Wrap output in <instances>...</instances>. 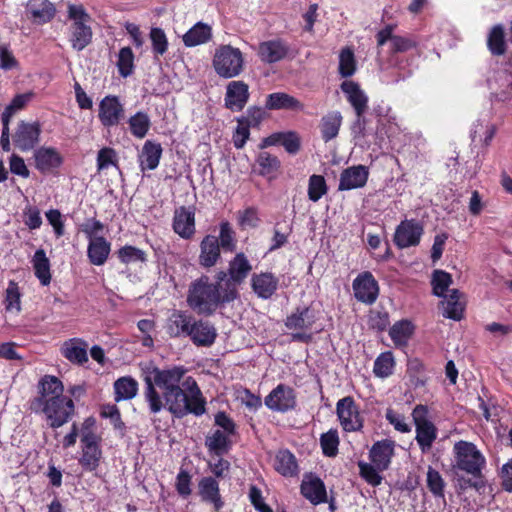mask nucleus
<instances>
[{
    "label": "nucleus",
    "instance_id": "nucleus-1",
    "mask_svg": "<svg viewBox=\"0 0 512 512\" xmlns=\"http://www.w3.org/2000/svg\"><path fill=\"white\" fill-rule=\"evenodd\" d=\"M226 277V271L221 270L216 273L215 283H211L207 275L191 282L187 294L188 306L200 315L210 316L220 305L234 301L238 291L237 288L222 286Z\"/></svg>",
    "mask_w": 512,
    "mask_h": 512
},
{
    "label": "nucleus",
    "instance_id": "nucleus-2",
    "mask_svg": "<svg viewBox=\"0 0 512 512\" xmlns=\"http://www.w3.org/2000/svg\"><path fill=\"white\" fill-rule=\"evenodd\" d=\"M162 401L174 417L183 418L188 414L202 416L206 413V400L196 380L186 377L182 385L162 392Z\"/></svg>",
    "mask_w": 512,
    "mask_h": 512
},
{
    "label": "nucleus",
    "instance_id": "nucleus-3",
    "mask_svg": "<svg viewBox=\"0 0 512 512\" xmlns=\"http://www.w3.org/2000/svg\"><path fill=\"white\" fill-rule=\"evenodd\" d=\"M144 376V399L148 404L151 414L159 413L164 404L161 394L157 391L156 387L160 388L162 392L180 386L187 369L183 366H173L167 369H160L151 363L145 365L143 368Z\"/></svg>",
    "mask_w": 512,
    "mask_h": 512
},
{
    "label": "nucleus",
    "instance_id": "nucleus-4",
    "mask_svg": "<svg viewBox=\"0 0 512 512\" xmlns=\"http://www.w3.org/2000/svg\"><path fill=\"white\" fill-rule=\"evenodd\" d=\"M30 409L35 413H43L49 426L53 429L68 423L75 414L73 400L66 396H53L46 402H31Z\"/></svg>",
    "mask_w": 512,
    "mask_h": 512
},
{
    "label": "nucleus",
    "instance_id": "nucleus-5",
    "mask_svg": "<svg viewBox=\"0 0 512 512\" xmlns=\"http://www.w3.org/2000/svg\"><path fill=\"white\" fill-rule=\"evenodd\" d=\"M454 464L452 469L462 471L472 476V478H482V470L486 466V459L477 449L476 445L467 441H458L454 445Z\"/></svg>",
    "mask_w": 512,
    "mask_h": 512
},
{
    "label": "nucleus",
    "instance_id": "nucleus-6",
    "mask_svg": "<svg viewBox=\"0 0 512 512\" xmlns=\"http://www.w3.org/2000/svg\"><path fill=\"white\" fill-rule=\"evenodd\" d=\"M212 66L219 77L234 78L239 76L244 69V57L239 48L220 45L215 50Z\"/></svg>",
    "mask_w": 512,
    "mask_h": 512
},
{
    "label": "nucleus",
    "instance_id": "nucleus-7",
    "mask_svg": "<svg viewBox=\"0 0 512 512\" xmlns=\"http://www.w3.org/2000/svg\"><path fill=\"white\" fill-rule=\"evenodd\" d=\"M412 417L416 426V441L421 451L426 453L437 437V429L428 420V408L425 405H417L412 411Z\"/></svg>",
    "mask_w": 512,
    "mask_h": 512
},
{
    "label": "nucleus",
    "instance_id": "nucleus-8",
    "mask_svg": "<svg viewBox=\"0 0 512 512\" xmlns=\"http://www.w3.org/2000/svg\"><path fill=\"white\" fill-rule=\"evenodd\" d=\"M336 414L345 432H359L363 429L364 418L352 396H346L338 400Z\"/></svg>",
    "mask_w": 512,
    "mask_h": 512
},
{
    "label": "nucleus",
    "instance_id": "nucleus-9",
    "mask_svg": "<svg viewBox=\"0 0 512 512\" xmlns=\"http://www.w3.org/2000/svg\"><path fill=\"white\" fill-rule=\"evenodd\" d=\"M423 232V226L418 220L406 219L396 227L393 241L400 249L417 246Z\"/></svg>",
    "mask_w": 512,
    "mask_h": 512
},
{
    "label": "nucleus",
    "instance_id": "nucleus-10",
    "mask_svg": "<svg viewBox=\"0 0 512 512\" xmlns=\"http://www.w3.org/2000/svg\"><path fill=\"white\" fill-rule=\"evenodd\" d=\"M40 134L39 122L28 123L21 120L13 136L14 145L22 152L30 151L39 143Z\"/></svg>",
    "mask_w": 512,
    "mask_h": 512
},
{
    "label": "nucleus",
    "instance_id": "nucleus-11",
    "mask_svg": "<svg viewBox=\"0 0 512 512\" xmlns=\"http://www.w3.org/2000/svg\"><path fill=\"white\" fill-rule=\"evenodd\" d=\"M265 405L277 412H287L296 406V395L293 388L279 384L266 397Z\"/></svg>",
    "mask_w": 512,
    "mask_h": 512
},
{
    "label": "nucleus",
    "instance_id": "nucleus-12",
    "mask_svg": "<svg viewBox=\"0 0 512 512\" xmlns=\"http://www.w3.org/2000/svg\"><path fill=\"white\" fill-rule=\"evenodd\" d=\"M355 298L365 304H373L378 297L379 286L371 272L359 274L353 281Z\"/></svg>",
    "mask_w": 512,
    "mask_h": 512
},
{
    "label": "nucleus",
    "instance_id": "nucleus-13",
    "mask_svg": "<svg viewBox=\"0 0 512 512\" xmlns=\"http://www.w3.org/2000/svg\"><path fill=\"white\" fill-rule=\"evenodd\" d=\"M99 120L104 127L118 125L124 118V107L114 95L105 96L99 104Z\"/></svg>",
    "mask_w": 512,
    "mask_h": 512
},
{
    "label": "nucleus",
    "instance_id": "nucleus-14",
    "mask_svg": "<svg viewBox=\"0 0 512 512\" xmlns=\"http://www.w3.org/2000/svg\"><path fill=\"white\" fill-rule=\"evenodd\" d=\"M300 492L311 504L319 505L327 502L324 482L313 473H306L300 485Z\"/></svg>",
    "mask_w": 512,
    "mask_h": 512
},
{
    "label": "nucleus",
    "instance_id": "nucleus-15",
    "mask_svg": "<svg viewBox=\"0 0 512 512\" xmlns=\"http://www.w3.org/2000/svg\"><path fill=\"white\" fill-rule=\"evenodd\" d=\"M249 86L244 81H231L226 87L225 107L233 112L243 110L249 100Z\"/></svg>",
    "mask_w": 512,
    "mask_h": 512
},
{
    "label": "nucleus",
    "instance_id": "nucleus-16",
    "mask_svg": "<svg viewBox=\"0 0 512 512\" xmlns=\"http://www.w3.org/2000/svg\"><path fill=\"white\" fill-rule=\"evenodd\" d=\"M252 270V266L244 253L240 252L229 262V267L226 280L224 281L225 287L236 288L247 278Z\"/></svg>",
    "mask_w": 512,
    "mask_h": 512
},
{
    "label": "nucleus",
    "instance_id": "nucleus-17",
    "mask_svg": "<svg viewBox=\"0 0 512 512\" xmlns=\"http://www.w3.org/2000/svg\"><path fill=\"white\" fill-rule=\"evenodd\" d=\"M369 170L364 165H355L344 169L340 174L338 190L349 191L366 185Z\"/></svg>",
    "mask_w": 512,
    "mask_h": 512
},
{
    "label": "nucleus",
    "instance_id": "nucleus-18",
    "mask_svg": "<svg viewBox=\"0 0 512 512\" xmlns=\"http://www.w3.org/2000/svg\"><path fill=\"white\" fill-rule=\"evenodd\" d=\"M173 230L183 239H191L195 234L194 207L181 206L174 212Z\"/></svg>",
    "mask_w": 512,
    "mask_h": 512
},
{
    "label": "nucleus",
    "instance_id": "nucleus-19",
    "mask_svg": "<svg viewBox=\"0 0 512 512\" xmlns=\"http://www.w3.org/2000/svg\"><path fill=\"white\" fill-rule=\"evenodd\" d=\"M290 52L289 44L282 39H273L261 42L258 48L260 59L268 64L285 59Z\"/></svg>",
    "mask_w": 512,
    "mask_h": 512
},
{
    "label": "nucleus",
    "instance_id": "nucleus-20",
    "mask_svg": "<svg viewBox=\"0 0 512 512\" xmlns=\"http://www.w3.org/2000/svg\"><path fill=\"white\" fill-rule=\"evenodd\" d=\"M279 279L271 272L254 273L251 288L258 298L270 299L278 289Z\"/></svg>",
    "mask_w": 512,
    "mask_h": 512
},
{
    "label": "nucleus",
    "instance_id": "nucleus-21",
    "mask_svg": "<svg viewBox=\"0 0 512 512\" xmlns=\"http://www.w3.org/2000/svg\"><path fill=\"white\" fill-rule=\"evenodd\" d=\"M26 16L35 24L50 22L56 13V8L49 0H29L26 4Z\"/></svg>",
    "mask_w": 512,
    "mask_h": 512
},
{
    "label": "nucleus",
    "instance_id": "nucleus-22",
    "mask_svg": "<svg viewBox=\"0 0 512 512\" xmlns=\"http://www.w3.org/2000/svg\"><path fill=\"white\" fill-rule=\"evenodd\" d=\"M221 258V248L218 238L214 235H206L200 242V254L198 263L202 268L209 269L217 264Z\"/></svg>",
    "mask_w": 512,
    "mask_h": 512
},
{
    "label": "nucleus",
    "instance_id": "nucleus-23",
    "mask_svg": "<svg viewBox=\"0 0 512 512\" xmlns=\"http://www.w3.org/2000/svg\"><path fill=\"white\" fill-rule=\"evenodd\" d=\"M394 447L395 442L390 439L377 441L372 445L369 458L378 470L385 471L389 468L394 455Z\"/></svg>",
    "mask_w": 512,
    "mask_h": 512
},
{
    "label": "nucleus",
    "instance_id": "nucleus-24",
    "mask_svg": "<svg viewBox=\"0 0 512 512\" xmlns=\"http://www.w3.org/2000/svg\"><path fill=\"white\" fill-rule=\"evenodd\" d=\"M317 320L316 312L310 306L297 307L286 317L284 324L289 330H310Z\"/></svg>",
    "mask_w": 512,
    "mask_h": 512
},
{
    "label": "nucleus",
    "instance_id": "nucleus-25",
    "mask_svg": "<svg viewBox=\"0 0 512 512\" xmlns=\"http://www.w3.org/2000/svg\"><path fill=\"white\" fill-rule=\"evenodd\" d=\"M101 440H89V438L85 437L82 443V454L79 458V464L83 468V470L92 472L95 471L99 465L100 460L102 458V450L100 447Z\"/></svg>",
    "mask_w": 512,
    "mask_h": 512
},
{
    "label": "nucleus",
    "instance_id": "nucleus-26",
    "mask_svg": "<svg viewBox=\"0 0 512 512\" xmlns=\"http://www.w3.org/2000/svg\"><path fill=\"white\" fill-rule=\"evenodd\" d=\"M197 489L203 502L213 504L216 511L223 507L224 502L221 498L219 483L213 476L202 477L198 482Z\"/></svg>",
    "mask_w": 512,
    "mask_h": 512
},
{
    "label": "nucleus",
    "instance_id": "nucleus-27",
    "mask_svg": "<svg viewBox=\"0 0 512 512\" xmlns=\"http://www.w3.org/2000/svg\"><path fill=\"white\" fill-rule=\"evenodd\" d=\"M273 145H282L287 153L295 155L301 148V138L295 131L276 132L266 137L261 147Z\"/></svg>",
    "mask_w": 512,
    "mask_h": 512
},
{
    "label": "nucleus",
    "instance_id": "nucleus-28",
    "mask_svg": "<svg viewBox=\"0 0 512 512\" xmlns=\"http://www.w3.org/2000/svg\"><path fill=\"white\" fill-rule=\"evenodd\" d=\"M341 90L353 107L355 114H365L368 109V96L354 81L346 80L341 84Z\"/></svg>",
    "mask_w": 512,
    "mask_h": 512
},
{
    "label": "nucleus",
    "instance_id": "nucleus-29",
    "mask_svg": "<svg viewBox=\"0 0 512 512\" xmlns=\"http://www.w3.org/2000/svg\"><path fill=\"white\" fill-rule=\"evenodd\" d=\"M37 170L45 174L59 168L63 163V157L53 147H41L34 153Z\"/></svg>",
    "mask_w": 512,
    "mask_h": 512
},
{
    "label": "nucleus",
    "instance_id": "nucleus-30",
    "mask_svg": "<svg viewBox=\"0 0 512 512\" xmlns=\"http://www.w3.org/2000/svg\"><path fill=\"white\" fill-rule=\"evenodd\" d=\"M188 337L196 346L209 347L215 342L217 332L210 322L194 320Z\"/></svg>",
    "mask_w": 512,
    "mask_h": 512
},
{
    "label": "nucleus",
    "instance_id": "nucleus-31",
    "mask_svg": "<svg viewBox=\"0 0 512 512\" xmlns=\"http://www.w3.org/2000/svg\"><path fill=\"white\" fill-rule=\"evenodd\" d=\"M194 318L181 310H175L167 321V333L170 337H188Z\"/></svg>",
    "mask_w": 512,
    "mask_h": 512
},
{
    "label": "nucleus",
    "instance_id": "nucleus-32",
    "mask_svg": "<svg viewBox=\"0 0 512 512\" xmlns=\"http://www.w3.org/2000/svg\"><path fill=\"white\" fill-rule=\"evenodd\" d=\"M265 109L267 110H290L303 111L304 104L297 98L285 92H274L268 94L265 101Z\"/></svg>",
    "mask_w": 512,
    "mask_h": 512
},
{
    "label": "nucleus",
    "instance_id": "nucleus-33",
    "mask_svg": "<svg viewBox=\"0 0 512 512\" xmlns=\"http://www.w3.org/2000/svg\"><path fill=\"white\" fill-rule=\"evenodd\" d=\"M64 385L62 381L53 375H44L38 382V396L31 402L44 403L53 396H63Z\"/></svg>",
    "mask_w": 512,
    "mask_h": 512
},
{
    "label": "nucleus",
    "instance_id": "nucleus-34",
    "mask_svg": "<svg viewBox=\"0 0 512 512\" xmlns=\"http://www.w3.org/2000/svg\"><path fill=\"white\" fill-rule=\"evenodd\" d=\"M342 121L343 117L339 111H330L321 118L319 129L324 142L327 143L338 136Z\"/></svg>",
    "mask_w": 512,
    "mask_h": 512
},
{
    "label": "nucleus",
    "instance_id": "nucleus-35",
    "mask_svg": "<svg viewBox=\"0 0 512 512\" xmlns=\"http://www.w3.org/2000/svg\"><path fill=\"white\" fill-rule=\"evenodd\" d=\"M229 436L230 435L225 434L219 429L207 435L205 438V446L209 454L217 457L227 454L232 447Z\"/></svg>",
    "mask_w": 512,
    "mask_h": 512
},
{
    "label": "nucleus",
    "instance_id": "nucleus-36",
    "mask_svg": "<svg viewBox=\"0 0 512 512\" xmlns=\"http://www.w3.org/2000/svg\"><path fill=\"white\" fill-rule=\"evenodd\" d=\"M111 251V243L104 237L89 240L87 247V256L91 264L95 266L103 265Z\"/></svg>",
    "mask_w": 512,
    "mask_h": 512
},
{
    "label": "nucleus",
    "instance_id": "nucleus-37",
    "mask_svg": "<svg viewBox=\"0 0 512 512\" xmlns=\"http://www.w3.org/2000/svg\"><path fill=\"white\" fill-rule=\"evenodd\" d=\"M211 38V26L203 22H197L182 36V41L186 47H195L207 43Z\"/></svg>",
    "mask_w": 512,
    "mask_h": 512
},
{
    "label": "nucleus",
    "instance_id": "nucleus-38",
    "mask_svg": "<svg viewBox=\"0 0 512 512\" xmlns=\"http://www.w3.org/2000/svg\"><path fill=\"white\" fill-rule=\"evenodd\" d=\"M63 356L74 364H83L88 361L87 344L81 339H70L62 347Z\"/></svg>",
    "mask_w": 512,
    "mask_h": 512
},
{
    "label": "nucleus",
    "instance_id": "nucleus-39",
    "mask_svg": "<svg viewBox=\"0 0 512 512\" xmlns=\"http://www.w3.org/2000/svg\"><path fill=\"white\" fill-rule=\"evenodd\" d=\"M274 467L284 477L298 474V463L293 453L287 449L279 450L275 457Z\"/></svg>",
    "mask_w": 512,
    "mask_h": 512
},
{
    "label": "nucleus",
    "instance_id": "nucleus-40",
    "mask_svg": "<svg viewBox=\"0 0 512 512\" xmlns=\"http://www.w3.org/2000/svg\"><path fill=\"white\" fill-rule=\"evenodd\" d=\"M505 30L502 24L494 25L487 36V48L493 56H503L507 51Z\"/></svg>",
    "mask_w": 512,
    "mask_h": 512
},
{
    "label": "nucleus",
    "instance_id": "nucleus-41",
    "mask_svg": "<svg viewBox=\"0 0 512 512\" xmlns=\"http://www.w3.org/2000/svg\"><path fill=\"white\" fill-rule=\"evenodd\" d=\"M70 42L73 49L81 51L92 41V29L85 23H72L70 26Z\"/></svg>",
    "mask_w": 512,
    "mask_h": 512
},
{
    "label": "nucleus",
    "instance_id": "nucleus-42",
    "mask_svg": "<svg viewBox=\"0 0 512 512\" xmlns=\"http://www.w3.org/2000/svg\"><path fill=\"white\" fill-rule=\"evenodd\" d=\"M162 147L160 143L147 140L142 148L141 169L154 170L158 167L162 156Z\"/></svg>",
    "mask_w": 512,
    "mask_h": 512
},
{
    "label": "nucleus",
    "instance_id": "nucleus-43",
    "mask_svg": "<svg viewBox=\"0 0 512 512\" xmlns=\"http://www.w3.org/2000/svg\"><path fill=\"white\" fill-rule=\"evenodd\" d=\"M32 264L35 276L39 279L43 286H47L51 282L50 261L43 249L35 251L32 258Z\"/></svg>",
    "mask_w": 512,
    "mask_h": 512
},
{
    "label": "nucleus",
    "instance_id": "nucleus-44",
    "mask_svg": "<svg viewBox=\"0 0 512 512\" xmlns=\"http://www.w3.org/2000/svg\"><path fill=\"white\" fill-rule=\"evenodd\" d=\"M115 401L130 400L137 395L138 383L132 377H121L114 382Z\"/></svg>",
    "mask_w": 512,
    "mask_h": 512
},
{
    "label": "nucleus",
    "instance_id": "nucleus-45",
    "mask_svg": "<svg viewBox=\"0 0 512 512\" xmlns=\"http://www.w3.org/2000/svg\"><path fill=\"white\" fill-rule=\"evenodd\" d=\"M128 124L131 134L138 139H143L151 127L150 118L143 111H138L132 115L128 120Z\"/></svg>",
    "mask_w": 512,
    "mask_h": 512
},
{
    "label": "nucleus",
    "instance_id": "nucleus-46",
    "mask_svg": "<svg viewBox=\"0 0 512 512\" xmlns=\"http://www.w3.org/2000/svg\"><path fill=\"white\" fill-rule=\"evenodd\" d=\"M414 326L408 320L396 322L389 330V336L396 346H404L412 336Z\"/></svg>",
    "mask_w": 512,
    "mask_h": 512
},
{
    "label": "nucleus",
    "instance_id": "nucleus-47",
    "mask_svg": "<svg viewBox=\"0 0 512 512\" xmlns=\"http://www.w3.org/2000/svg\"><path fill=\"white\" fill-rule=\"evenodd\" d=\"M33 92L17 94L13 97L10 104L2 112L1 121L10 123L12 116L19 110H22L33 98Z\"/></svg>",
    "mask_w": 512,
    "mask_h": 512
},
{
    "label": "nucleus",
    "instance_id": "nucleus-48",
    "mask_svg": "<svg viewBox=\"0 0 512 512\" xmlns=\"http://www.w3.org/2000/svg\"><path fill=\"white\" fill-rule=\"evenodd\" d=\"M395 361L393 353L386 351L381 353L374 361L373 373L380 378H386L393 373Z\"/></svg>",
    "mask_w": 512,
    "mask_h": 512
},
{
    "label": "nucleus",
    "instance_id": "nucleus-49",
    "mask_svg": "<svg viewBox=\"0 0 512 512\" xmlns=\"http://www.w3.org/2000/svg\"><path fill=\"white\" fill-rule=\"evenodd\" d=\"M256 163L259 166V174L261 176H270L276 173L281 165L277 156L265 151L258 154Z\"/></svg>",
    "mask_w": 512,
    "mask_h": 512
},
{
    "label": "nucleus",
    "instance_id": "nucleus-50",
    "mask_svg": "<svg viewBox=\"0 0 512 512\" xmlns=\"http://www.w3.org/2000/svg\"><path fill=\"white\" fill-rule=\"evenodd\" d=\"M339 74L343 78L351 77L356 71V60L353 50L345 47L339 54Z\"/></svg>",
    "mask_w": 512,
    "mask_h": 512
},
{
    "label": "nucleus",
    "instance_id": "nucleus-51",
    "mask_svg": "<svg viewBox=\"0 0 512 512\" xmlns=\"http://www.w3.org/2000/svg\"><path fill=\"white\" fill-rule=\"evenodd\" d=\"M339 443L340 440L336 429H330L320 436L322 452L327 457H335L338 454Z\"/></svg>",
    "mask_w": 512,
    "mask_h": 512
},
{
    "label": "nucleus",
    "instance_id": "nucleus-52",
    "mask_svg": "<svg viewBox=\"0 0 512 512\" xmlns=\"http://www.w3.org/2000/svg\"><path fill=\"white\" fill-rule=\"evenodd\" d=\"M426 483L427 488L434 497L444 498V490L446 483L441 474L431 466L428 467Z\"/></svg>",
    "mask_w": 512,
    "mask_h": 512
},
{
    "label": "nucleus",
    "instance_id": "nucleus-53",
    "mask_svg": "<svg viewBox=\"0 0 512 512\" xmlns=\"http://www.w3.org/2000/svg\"><path fill=\"white\" fill-rule=\"evenodd\" d=\"M117 256L119 260L124 264H131L137 262L144 263L147 261L146 253L143 250L132 245H125L121 247L117 251Z\"/></svg>",
    "mask_w": 512,
    "mask_h": 512
},
{
    "label": "nucleus",
    "instance_id": "nucleus-54",
    "mask_svg": "<svg viewBox=\"0 0 512 512\" xmlns=\"http://www.w3.org/2000/svg\"><path fill=\"white\" fill-rule=\"evenodd\" d=\"M117 68L119 74L127 78L134 70V54L130 47H123L118 53Z\"/></svg>",
    "mask_w": 512,
    "mask_h": 512
},
{
    "label": "nucleus",
    "instance_id": "nucleus-55",
    "mask_svg": "<svg viewBox=\"0 0 512 512\" xmlns=\"http://www.w3.org/2000/svg\"><path fill=\"white\" fill-rule=\"evenodd\" d=\"M328 187L325 178L322 175L313 174L308 182V198L313 202H317L327 193Z\"/></svg>",
    "mask_w": 512,
    "mask_h": 512
},
{
    "label": "nucleus",
    "instance_id": "nucleus-56",
    "mask_svg": "<svg viewBox=\"0 0 512 512\" xmlns=\"http://www.w3.org/2000/svg\"><path fill=\"white\" fill-rule=\"evenodd\" d=\"M360 476L371 486H379L383 480L380 475L381 470H378L376 466L371 462L366 463L364 461L358 462Z\"/></svg>",
    "mask_w": 512,
    "mask_h": 512
},
{
    "label": "nucleus",
    "instance_id": "nucleus-57",
    "mask_svg": "<svg viewBox=\"0 0 512 512\" xmlns=\"http://www.w3.org/2000/svg\"><path fill=\"white\" fill-rule=\"evenodd\" d=\"M100 416L110 419L115 430L122 432L126 430V425L121 419L119 408L115 404H104L100 408Z\"/></svg>",
    "mask_w": 512,
    "mask_h": 512
},
{
    "label": "nucleus",
    "instance_id": "nucleus-58",
    "mask_svg": "<svg viewBox=\"0 0 512 512\" xmlns=\"http://www.w3.org/2000/svg\"><path fill=\"white\" fill-rule=\"evenodd\" d=\"M452 283V276L443 270H435L432 277L433 294L437 297H444Z\"/></svg>",
    "mask_w": 512,
    "mask_h": 512
},
{
    "label": "nucleus",
    "instance_id": "nucleus-59",
    "mask_svg": "<svg viewBox=\"0 0 512 512\" xmlns=\"http://www.w3.org/2000/svg\"><path fill=\"white\" fill-rule=\"evenodd\" d=\"M217 238L220 248L224 251L233 252L236 249L235 232L229 222L226 221L220 224V233Z\"/></svg>",
    "mask_w": 512,
    "mask_h": 512
},
{
    "label": "nucleus",
    "instance_id": "nucleus-60",
    "mask_svg": "<svg viewBox=\"0 0 512 512\" xmlns=\"http://www.w3.org/2000/svg\"><path fill=\"white\" fill-rule=\"evenodd\" d=\"M149 36L153 52L156 55L165 54L168 50V40L164 30L159 27H153L150 30Z\"/></svg>",
    "mask_w": 512,
    "mask_h": 512
},
{
    "label": "nucleus",
    "instance_id": "nucleus-61",
    "mask_svg": "<svg viewBox=\"0 0 512 512\" xmlns=\"http://www.w3.org/2000/svg\"><path fill=\"white\" fill-rule=\"evenodd\" d=\"M109 166L118 167L117 153L111 147H104L97 154V169L101 171Z\"/></svg>",
    "mask_w": 512,
    "mask_h": 512
},
{
    "label": "nucleus",
    "instance_id": "nucleus-62",
    "mask_svg": "<svg viewBox=\"0 0 512 512\" xmlns=\"http://www.w3.org/2000/svg\"><path fill=\"white\" fill-rule=\"evenodd\" d=\"M20 291L16 282L10 281L8 287L6 289V297H5V308L8 311L16 310L19 312L21 310L20 306Z\"/></svg>",
    "mask_w": 512,
    "mask_h": 512
},
{
    "label": "nucleus",
    "instance_id": "nucleus-63",
    "mask_svg": "<svg viewBox=\"0 0 512 512\" xmlns=\"http://www.w3.org/2000/svg\"><path fill=\"white\" fill-rule=\"evenodd\" d=\"M175 488L177 493L183 498L191 495V475L187 470L180 469L176 476Z\"/></svg>",
    "mask_w": 512,
    "mask_h": 512
},
{
    "label": "nucleus",
    "instance_id": "nucleus-64",
    "mask_svg": "<svg viewBox=\"0 0 512 512\" xmlns=\"http://www.w3.org/2000/svg\"><path fill=\"white\" fill-rule=\"evenodd\" d=\"M417 41L408 36H398L392 38L391 51L393 53H403L416 48Z\"/></svg>",
    "mask_w": 512,
    "mask_h": 512
}]
</instances>
